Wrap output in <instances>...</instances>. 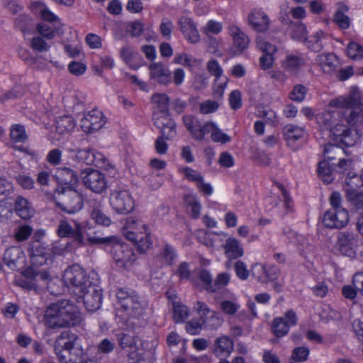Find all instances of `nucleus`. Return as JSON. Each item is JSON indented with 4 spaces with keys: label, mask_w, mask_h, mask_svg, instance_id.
Wrapping results in <instances>:
<instances>
[{
    "label": "nucleus",
    "mask_w": 363,
    "mask_h": 363,
    "mask_svg": "<svg viewBox=\"0 0 363 363\" xmlns=\"http://www.w3.org/2000/svg\"><path fill=\"white\" fill-rule=\"evenodd\" d=\"M234 341L228 335H221L214 340L211 347L216 358H228L234 350Z\"/></svg>",
    "instance_id": "393cba45"
},
{
    "label": "nucleus",
    "mask_w": 363,
    "mask_h": 363,
    "mask_svg": "<svg viewBox=\"0 0 363 363\" xmlns=\"http://www.w3.org/2000/svg\"><path fill=\"white\" fill-rule=\"evenodd\" d=\"M62 194L63 203H57V206L64 212L72 214L80 211L84 205L83 195L74 188L66 190Z\"/></svg>",
    "instance_id": "a211bd4d"
},
{
    "label": "nucleus",
    "mask_w": 363,
    "mask_h": 363,
    "mask_svg": "<svg viewBox=\"0 0 363 363\" xmlns=\"http://www.w3.org/2000/svg\"><path fill=\"white\" fill-rule=\"evenodd\" d=\"M120 57L125 65L133 70H137L144 64L142 55L139 52L134 51L129 45H125L121 48Z\"/></svg>",
    "instance_id": "c756f323"
},
{
    "label": "nucleus",
    "mask_w": 363,
    "mask_h": 363,
    "mask_svg": "<svg viewBox=\"0 0 363 363\" xmlns=\"http://www.w3.org/2000/svg\"><path fill=\"white\" fill-rule=\"evenodd\" d=\"M253 275L264 283L274 282L278 279V269L275 267H267L256 263L252 267Z\"/></svg>",
    "instance_id": "7c9ffc66"
},
{
    "label": "nucleus",
    "mask_w": 363,
    "mask_h": 363,
    "mask_svg": "<svg viewBox=\"0 0 363 363\" xmlns=\"http://www.w3.org/2000/svg\"><path fill=\"white\" fill-rule=\"evenodd\" d=\"M177 257L178 254L174 247L167 242L164 244L157 255V257L162 263L169 267L173 265Z\"/></svg>",
    "instance_id": "ea45409f"
},
{
    "label": "nucleus",
    "mask_w": 363,
    "mask_h": 363,
    "mask_svg": "<svg viewBox=\"0 0 363 363\" xmlns=\"http://www.w3.org/2000/svg\"><path fill=\"white\" fill-rule=\"evenodd\" d=\"M345 194L351 206L359 213V217H363V191L346 190Z\"/></svg>",
    "instance_id": "c03bdc74"
},
{
    "label": "nucleus",
    "mask_w": 363,
    "mask_h": 363,
    "mask_svg": "<svg viewBox=\"0 0 363 363\" xmlns=\"http://www.w3.org/2000/svg\"><path fill=\"white\" fill-rule=\"evenodd\" d=\"M50 250L40 244L33 245L30 250V261L33 264L42 266L48 263L50 259Z\"/></svg>",
    "instance_id": "e433bc0d"
},
{
    "label": "nucleus",
    "mask_w": 363,
    "mask_h": 363,
    "mask_svg": "<svg viewBox=\"0 0 363 363\" xmlns=\"http://www.w3.org/2000/svg\"><path fill=\"white\" fill-rule=\"evenodd\" d=\"M273 184L280 191L281 196L284 198V207L285 209L288 211L291 210L294 206V202L289 191L283 184L277 181H274Z\"/></svg>",
    "instance_id": "6e6d98bb"
},
{
    "label": "nucleus",
    "mask_w": 363,
    "mask_h": 363,
    "mask_svg": "<svg viewBox=\"0 0 363 363\" xmlns=\"http://www.w3.org/2000/svg\"><path fill=\"white\" fill-rule=\"evenodd\" d=\"M329 106L334 108L350 109L346 116V121L350 127L363 123V110L362 97L357 87H352L349 94L332 99Z\"/></svg>",
    "instance_id": "423d86ee"
},
{
    "label": "nucleus",
    "mask_w": 363,
    "mask_h": 363,
    "mask_svg": "<svg viewBox=\"0 0 363 363\" xmlns=\"http://www.w3.org/2000/svg\"><path fill=\"white\" fill-rule=\"evenodd\" d=\"M91 216L94 222L98 225L109 226L111 223L110 217L104 213L99 208H94L92 210Z\"/></svg>",
    "instance_id": "13d9d810"
},
{
    "label": "nucleus",
    "mask_w": 363,
    "mask_h": 363,
    "mask_svg": "<svg viewBox=\"0 0 363 363\" xmlns=\"http://www.w3.org/2000/svg\"><path fill=\"white\" fill-rule=\"evenodd\" d=\"M363 186V175L349 172L345 179V191L346 190L358 191V189Z\"/></svg>",
    "instance_id": "603ef678"
},
{
    "label": "nucleus",
    "mask_w": 363,
    "mask_h": 363,
    "mask_svg": "<svg viewBox=\"0 0 363 363\" xmlns=\"http://www.w3.org/2000/svg\"><path fill=\"white\" fill-rule=\"evenodd\" d=\"M182 120L185 128L194 140L200 142L204 140L206 135L208 134L211 121L203 123L198 117L191 114L184 115Z\"/></svg>",
    "instance_id": "f3484780"
},
{
    "label": "nucleus",
    "mask_w": 363,
    "mask_h": 363,
    "mask_svg": "<svg viewBox=\"0 0 363 363\" xmlns=\"http://www.w3.org/2000/svg\"><path fill=\"white\" fill-rule=\"evenodd\" d=\"M229 106L233 111H237L242 106V94L240 90H233L229 94Z\"/></svg>",
    "instance_id": "052dcab7"
},
{
    "label": "nucleus",
    "mask_w": 363,
    "mask_h": 363,
    "mask_svg": "<svg viewBox=\"0 0 363 363\" xmlns=\"http://www.w3.org/2000/svg\"><path fill=\"white\" fill-rule=\"evenodd\" d=\"M350 220L347 209H328L323 214V224L330 229H341L347 225Z\"/></svg>",
    "instance_id": "6ab92c4d"
},
{
    "label": "nucleus",
    "mask_w": 363,
    "mask_h": 363,
    "mask_svg": "<svg viewBox=\"0 0 363 363\" xmlns=\"http://www.w3.org/2000/svg\"><path fill=\"white\" fill-rule=\"evenodd\" d=\"M55 177L58 182V193H65L66 190L75 188L79 182L78 173L69 167L57 168Z\"/></svg>",
    "instance_id": "aec40b11"
},
{
    "label": "nucleus",
    "mask_w": 363,
    "mask_h": 363,
    "mask_svg": "<svg viewBox=\"0 0 363 363\" xmlns=\"http://www.w3.org/2000/svg\"><path fill=\"white\" fill-rule=\"evenodd\" d=\"M119 346L121 349L125 350L129 348L130 350H136L138 348V337L125 333H120L116 335Z\"/></svg>",
    "instance_id": "09e8293b"
},
{
    "label": "nucleus",
    "mask_w": 363,
    "mask_h": 363,
    "mask_svg": "<svg viewBox=\"0 0 363 363\" xmlns=\"http://www.w3.org/2000/svg\"><path fill=\"white\" fill-rule=\"evenodd\" d=\"M352 130L344 124H336L331 130L335 140L338 145L331 143H327L324 145L323 156L328 160L335 159L333 155L335 150H338L339 146L343 149L344 147H352L356 143V138L352 134Z\"/></svg>",
    "instance_id": "1a4fd4ad"
},
{
    "label": "nucleus",
    "mask_w": 363,
    "mask_h": 363,
    "mask_svg": "<svg viewBox=\"0 0 363 363\" xmlns=\"http://www.w3.org/2000/svg\"><path fill=\"white\" fill-rule=\"evenodd\" d=\"M317 65L322 72L326 74H333L337 72L340 60L334 52H325L318 55L315 58Z\"/></svg>",
    "instance_id": "cd10ccee"
},
{
    "label": "nucleus",
    "mask_w": 363,
    "mask_h": 363,
    "mask_svg": "<svg viewBox=\"0 0 363 363\" xmlns=\"http://www.w3.org/2000/svg\"><path fill=\"white\" fill-rule=\"evenodd\" d=\"M173 29L174 24L171 20L165 18L162 21L160 26V33L165 40H171Z\"/></svg>",
    "instance_id": "0e129e2a"
},
{
    "label": "nucleus",
    "mask_w": 363,
    "mask_h": 363,
    "mask_svg": "<svg viewBox=\"0 0 363 363\" xmlns=\"http://www.w3.org/2000/svg\"><path fill=\"white\" fill-rule=\"evenodd\" d=\"M79 337L70 330H65L57 337L55 352L60 363H79L83 350L79 346Z\"/></svg>",
    "instance_id": "20e7f679"
},
{
    "label": "nucleus",
    "mask_w": 363,
    "mask_h": 363,
    "mask_svg": "<svg viewBox=\"0 0 363 363\" xmlns=\"http://www.w3.org/2000/svg\"><path fill=\"white\" fill-rule=\"evenodd\" d=\"M223 248L225 257L229 260L238 259L244 255V249L240 241L234 237L227 238Z\"/></svg>",
    "instance_id": "2f4dec72"
},
{
    "label": "nucleus",
    "mask_w": 363,
    "mask_h": 363,
    "mask_svg": "<svg viewBox=\"0 0 363 363\" xmlns=\"http://www.w3.org/2000/svg\"><path fill=\"white\" fill-rule=\"evenodd\" d=\"M3 259L10 269L18 270L25 265L26 257L21 247L11 246L6 250Z\"/></svg>",
    "instance_id": "b1692460"
},
{
    "label": "nucleus",
    "mask_w": 363,
    "mask_h": 363,
    "mask_svg": "<svg viewBox=\"0 0 363 363\" xmlns=\"http://www.w3.org/2000/svg\"><path fill=\"white\" fill-rule=\"evenodd\" d=\"M95 242L105 245V250L109 252L119 268L128 269L133 266L137 259L132 247L122 241L118 236H108L95 238Z\"/></svg>",
    "instance_id": "7ed1b4c3"
},
{
    "label": "nucleus",
    "mask_w": 363,
    "mask_h": 363,
    "mask_svg": "<svg viewBox=\"0 0 363 363\" xmlns=\"http://www.w3.org/2000/svg\"><path fill=\"white\" fill-rule=\"evenodd\" d=\"M152 99L159 109L153 115L154 125L162 129L167 139L174 138L177 135L176 123L169 113V97L166 94H155Z\"/></svg>",
    "instance_id": "0eeeda50"
},
{
    "label": "nucleus",
    "mask_w": 363,
    "mask_h": 363,
    "mask_svg": "<svg viewBox=\"0 0 363 363\" xmlns=\"http://www.w3.org/2000/svg\"><path fill=\"white\" fill-rule=\"evenodd\" d=\"M209 133L211 134V138L212 141L214 143L226 144L231 141V137L228 134L225 133L218 126V125L212 121H211L208 129V134Z\"/></svg>",
    "instance_id": "79ce46f5"
},
{
    "label": "nucleus",
    "mask_w": 363,
    "mask_h": 363,
    "mask_svg": "<svg viewBox=\"0 0 363 363\" xmlns=\"http://www.w3.org/2000/svg\"><path fill=\"white\" fill-rule=\"evenodd\" d=\"M228 78L227 77H224L223 79H220L216 80L214 79V84L213 86V95L216 98H221L223 96L224 91L228 84Z\"/></svg>",
    "instance_id": "bf43d9fd"
},
{
    "label": "nucleus",
    "mask_w": 363,
    "mask_h": 363,
    "mask_svg": "<svg viewBox=\"0 0 363 363\" xmlns=\"http://www.w3.org/2000/svg\"><path fill=\"white\" fill-rule=\"evenodd\" d=\"M174 274L179 280H188L191 278L190 264L187 262H182L177 267Z\"/></svg>",
    "instance_id": "69168bd1"
},
{
    "label": "nucleus",
    "mask_w": 363,
    "mask_h": 363,
    "mask_svg": "<svg viewBox=\"0 0 363 363\" xmlns=\"http://www.w3.org/2000/svg\"><path fill=\"white\" fill-rule=\"evenodd\" d=\"M76 158L79 163L101 169H108L111 166L104 155L92 148L79 150L76 153Z\"/></svg>",
    "instance_id": "4468645a"
},
{
    "label": "nucleus",
    "mask_w": 363,
    "mask_h": 363,
    "mask_svg": "<svg viewBox=\"0 0 363 363\" xmlns=\"http://www.w3.org/2000/svg\"><path fill=\"white\" fill-rule=\"evenodd\" d=\"M257 45L262 51V55L259 57L260 67L263 70H267L272 68L274 63V54L277 51V48L274 45L270 43L257 40Z\"/></svg>",
    "instance_id": "bb28decb"
},
{
    "label": "nucleus",
    "mask_w": 363,
    "mask_h": 363,
    "mask_svg": "<svg viewBox=\"0 0 363 363\" xmlns=\"http://www.w3.org/2000/svg\"><path fill=\"white\" fill-rule=\"evenodd\" d=\"M55 127L57 131L63 134L72 131L75 127V122L71 115H63L56 118Z\"/></svg>",
    "instance_id": "49530a36"
},
{
    "label": "nucleus",
    "mask_w": 363,
    "mask_h": 363,
    "mask_svg": "<svg viewBox=\"0 0 363 363\" xmlns=\"http://www.w3.org/2000/svg\"><path fill=\"white\" fill-rule=\"evenodd\" d=\"M77 318L74 304L64 300L51 303L48 307L45 315V325L50 329L65 328L76 325Z\"/></svg>",
    "instance_id": "f03ea898"
},
{
    "label": "nucleus",
    "mask_w": 363,
    "mask_h": 363,
    "mask_svg": "<svg viewBox=\"0 0 363 363\" xmlns=\"http://www.w3.org/2000/svg\"><path fill=\"white\" fill-rule=\"evenodd\" d=\"M110 205L117 213L127 215L133 211L135 201L128 190L117 188L111 191Z\"/></svg>",
    "instance_id": "9b49d317"
},
{
    "label": "nucleus",
    "mask_w": 363,
    "mask_h": 363,
    "mask_svg": "<svg viewBox=\"0 0 363 363\" xmlns=\"http://www.w3.org/2000/svg\"><path fill=\"white\" fill-rule=\"evenodd\" d=\"M197 279L202 283V289L209 293H216L229 284L230 275L228 272H221L218 274L213 281L210 271L200 269L197 272Z\"/></svg>",
    "instance_id": "9d476101"
},
{
    "label": "nucleus",
    "mask_w": 363,
    "mask_h": 363,
    "mask_svg": "<svg viewBox=\"0 0 363 363\" xmlns=\"http://www.w3.org/2000/svg\"><path fill=\"white\" fill-rule=\"evenodd\" d=\"M62 280L69 291L75 296L99 284V277L96 272L91 270L87 273L78 264H73L64 271Z\"/></svg>",
    "instance_id": "f257e3e1"
},
{
    "label": "nucleus",
    "mask_w": 363,
    "mask_h": 363,
    "mask_svg": "<svg viewBox=\"0 0 363 363\" xmlns=\"http://www.w3.org/2000/svg\"><path fill=\"white\" fill-rule=\"evenodd\" d=\"M306 60L301 55H287L282 62L283 68L291 75H298L305 66Z\"/></svg>",
    "instance_id": "473e14b6"
},
{
    "label": "nucleus",
    "mask_w": 363,
    "mask_h": 363,
    "mask_svg": "<svg viewBox=\"0 0 363 363\" xmlns=\"http://www.w3.org/2000/svg\"><path fill=\"white\" fill-rule=\"evenodd\" d=\"M298 323V316L293 309L287 310L283 317L274 318L271 324V331L278 338L286 336L291 327Z\"/></svg>",
    "instance_id": "f8f14e48"
},
{
    "label": "nucleus",
    "mask_w": 363,
    "mask_h": 363,
    "mask_svg": "<svg viewBox=\"0 0 363 363\" xmlns=\"http://www.w3.org/2000/svg\"><path fill=\"white\" fill-rule=\"evenodd\" d=\"M179 172L184 174V178L189 182H196L198 183L203 182V177L202 175L191 167H183L179 169Z\"/></svg>",
    "instance_id": "338daca9"
},
{
    "label": "nucleus",
    "mask_w": 363,
    "mask_h": 363,
    "mask_svg": "<svg viewBox=\"0 0 363 363\" xmlns=\"http://www.w3.org/2000/svg\"><path fill=\"white\" fill-rule=\"evenodd\" d=\"M307 89L302 84H296L289 93V99L294 101L302 102L307 94Z\"/></svg>",
    "instance_id": "4d7b16f0"
},
{
    "label": "nucleus",
    "mask_w": 363,
    "mask_h": 363,
    "mask_svg": "<svg viewBox=\"0 0 363 363\" xmlns=\"http://www.w3.org/2000/svg\"><path fill=\"white\" fill-rule=\"evenodd\" d=\"M337 9L333 16V22L341 30L350 27V18L346 14L349 11L348 6L344 2L337 4Z\"/></svg>",
    "instance_id": "f704fd0d"
},
{
    "label": "nucleus",
    "mask_w": 363,
    "mask_h": 363,
    "mask_svg": "<svg viewBox=\"0 0 363 363\" xmlns=\"http://www.w3.org/2000/svg\"><path fill=\"white\" fill-rule=\"evenodd\" d=\"M359 240L357 235L345 232L338 236L337 245L340 252L350 258H355Z\"/></svg>",
    "instance_id": "412c9836"
},
{
    "label": "nucleus",
    "mask_w": 363,
    "mask_h": 363,
    "mask_svg": "<svg viewBox=\"0 0 363 363\" xmlns=\"http://www.w3.org/2000/svg\"><path fill=\"white\" fill-rule=\"evenodd\" d=\"M116 298L118 304L124 311H135L140 308V296L130 289L121 288L117 290Z\"/></svg>",
    "instance_id": "5701e85b"
},
{
    "label": "nucleus",
    "mask_w": 363,
    "mask_h": 363,
    "mask_svg": "<svg viewBox=\"0 0 363 363\" xmlns=\"http://www.w3.org/2000/svg\"><path fill=\"white\" fill-rule=\"evenodd\" d=\"M325 35V33L322 30H319L313 35H311L309 37L306 36L303 43L309 50L318 52L323 48L322 39Z\"/></svg>",
    "instance_id": "a18cd8bd"
},
{
    "label": "nucleus",
    "mask_w": 363,
    "mask_h": 363,
    "mask_svg": "<svg viewBox=\"0 0 363 363\" xmlns=\"http://www.w3.org/2000/svg\"><path fill=\"white\" fill-rule=\"evenodd\" d=\"M206 69L208 72L213 76L216 80L220 79L223 74V69L219 62L214 58H211L206 63Z\"/></svg>",
    "instance_id": "864d4df0"
},
{
    "label": "nucleus",
    "mask_w": 363,
    "mask_h": 363,
    "mask_svg": "<svg viewBox=\"0 0 363 363\" xmlns=\"http://www.w3.org/2000/svg\"><path fill=\"white\" fill-rule=\"evenodd\" d=\"M122 233L128 240L134 244L141 254L145 253L152 245L149 226L133 217L125 219Z\"/></svg>",
    "instance_id": "39448f33"
},
{
    "label": "nucleus",
    "mask_w": 363,
    "mask_h": 363,
    "mask_svg": "<svg viewBox=\"0 0 363 363\" xmlns=\"http://www.w3.org/2000/svg\"><path fill=\"white\" fill-rule=\"evenodd\" d=\"M36 30L39 34L48 40H52L55 38L56 34V29L52 28L51 26L44 24L43 23H38Z\"/></svg>",
    "instance_id": "774afa93"
},
{
    "label": "nucleus",
    "mask_w": 363,
    "mask_h": 363,
    "mask_svg": "<svg viewBox=\"0 0 363 363\" xmlns=\"http://www.w3.org/2000/svg\"><path fill=\"white\" fill-rule=\"evenodd\" d=\"M194 309L199 317L186 322L187 333L196 335L200 333L203 327L213 330L220 325V320L217 316L216 312L211 311L205 302L197 301L194 305Z\"/></svg>",
    "instance_id": "6e6552de"
},
{
    "label": "nucleus",
    "mask_w": 363,
    "mask_h": 363,
    "mask_svg": "<svg viewBox=\"0 0 363 363\" xmlns=\"http://www.w3.org/2000/svg\"><path fill=\"white\" fill-rule=\"evenodd\" d=\"M57 235L60 238H72L79 243L84 241L82 228L79 223H76L75 228H73L67 220H61L59 223Z\"/></svg>",
    "instance_id": "c85d7f7f"
},
{
    "label": "nucleus",
    "mask_w": 363,
    "mask_h": 363,
    "mask_svg": "<svg viewBox=\"0 0 363 363\" xmlns=\"http://www.w3.org/2000/svg\"><path fill=\"white\" fill-rule=\"evenodd\" d=\"M9 136L11 140L14 143H24L28 140L25 125L20 123L11 125Z\"/></svg>",
    "instance_id": "de8ad7c7"
},
{
    "label": "nucleus",
    "mask_w": 363,
    "mask_h": 363,
    "mask_svg": "<svg viewBox=\"0 0 363 363\" xmlns=\"http://www.w3.org/2000/svg\"><path fill=\"white\" fill-rule=\"evenodd\" d=\"M102 299V290L98 284L76 296V301L78 303H83L86 309L90 312H94L101 308Z\"/></svg>",
    "instance_id": "dca6fc26"
},
{
    "label": "nucleus",
    "mask_w": 363,
    "mask_h": 363,
    "mask_svg": "<svg viewBox=\"0 0 363 363\" xmlns=\"http://www.w3.org/2000/svg\"><path fill=\"white\" fill-rule=\"evenodd\" d=\"M248 23L257 33H265L269 30L270 21L262 9H253L248 15Z\"/></svg>",
    "instance_id": "a878e982"
},
{
    "label": "nucleus",
    "mask_w": 363,
    "mask_h": 363,
    "mask_svg": "<svg viewBox=\"0 0 363 363\" xmlns=\"http://www.w3.org/2000/svg\"><path fill=\"white\" fill-rule=\"evenodd\" d=\"M150 77L160 84H168L172 82L171 74L161 63L154 62L149 66Z\"/></svg>",
    "instance_id": "c9c22d12"
},
{
    "label": "nucleus",
    "mask_w": 363,
    "mask_h": 363,
    "mask_svg": "<svg viewBox=\"0 0 363 363\" xmlns=\"http://www.w3.org/2000/svg\"><path fill=\"white\" fill-rule=\"evenodd\" d=\"M172 318L175 323H184L189 317V308L179 301H173Z\"/></svg>",
    "instance_id": "37998d69"
},
{
    "label": "nucleus",
    "mask_w": 363,
    "mask_h": 363,
    "mask_svg": "<svg viewBox=\"0 0 363 363\" xmlns=\"http://www.w3.org/2000/svg\"><path fill=\"white\" fill-rule=\"evenodd\" d=\"M14 209L16 214L23 220H28L33 216V209L31 203L22 196L16 197Z\"/></svg>",
    "instance_id": "58836bf2"
},
{
    "label": "nucleus",
    "mask_w": 363,
    "mask_h": 363,
    "mask_svg": "<svg viewBox=\"0 0 363 363\" xmlns=\"http://www.w3.org/2000/svg\"><path fill=\"white\" fill-rule=\"evenodd\" d=\"M84 186L96 194H101L107 188V179L104 173L93 168H86L82 172Z\"/></svg>",
    "instance_id": "ddd939ff"
},
{
    "label": "nucleus",
    "mask_w": 363,
    "mask_h": 363,
    "mask_svg": "<svg viewBox=\"0 0 363 363\" xmlns=\"http://www.w3.org/2000/svg\"><path fill=\"white\" fill-rule=\"evenodd\" d=\"M187 214L193 220H197L201 216V204L200 201L190 195L184 197Z\"/></svg>",
    "instance_id": "a19ab883"
},
{
    "label": "nucleus",
    "mask_w": 363,
    "mask_h": 363,
    "mask_svg": "<svg viewBox=\"0 0 363 363\" xmlns=\"http://www.w3.org/2000/svg\"><path fill=\"white\" fill-rule=\"evenodd\" d=\"M177 25L184 38L190 44H196L201 40L196 23L194 20L186 16H181Z\"/></svg>",
    "instance_id": "4be33fe9"
},
{
    "label": "nucleus",
    "mask_w": 363,
    "mask_h": 363,
    "mask_svg": "<svg viewBox=\"0 0 363 363\" xmlns=\"http://www.w3.org/2000/svg\"><path fill=\"white\" fill-rule=\"evenodd\" d=\"M309 354L310 350L307 347H296L292 351L291 359L296 362H303L307 360Z\"/></svg>",
    "instance_id": "e2e57ef3"
},
{
    "label": "nucleus",
    "mask_w": 363,
    "mask_h": 363,
    "mask_svg": "<svg viewBox=\"0 0 363 363\" xmlns=\"http://www.w3.org/2000/svg\"><path fill=\"white\" fill-rule=\"evenodd\" d=\"M116 344L108 338L101 340L96 345L97 352L102 354H108L113 352Z\"/></svg>",
    "instance_id": "680f3d73"
},
{
    "label": "nucleus",
    "mask_w": 363,
    "mask_h": 363,
    "mask_svg": "<svg viewBox=\"0 0 363 363\" xmlns=\"http://www.w3.org/2000/svg\"><path fill=\"white\" fill-rule=\"evenodd\" d=\"M317 172L323 182L330 184L333 181V169L328 160H324L319 162Z\"/></svg>",
    "instance_id": "8fccbe9b"
},
{
    "label": "nucleus",
    "mask_w": 363,
    "mask_h": 363,
    "mask_svg": "<svg viewBox=\"0 0 363 363\" xmlns=\"http://www.w3.org/2000/svg\"><path fill=\"white\" fill-rule=\"evenodd\" d=\"M106 120L104 113L98 108L84 112L80 119L82 130L86 133H93L99 130L106 123Z\"/></svg>",
    "instance_id": "2eb2a0df"
},
{
    "label": "nucleus",
    "mask_w": 363,
    "mask_h": 363,
    "mask_svg": "<svg viewBox=\"0 0 363 363\" xmlns=\"http://www.w3.org/2000/svg\"><path fill=\"white\" fill-rule=\"evenodd\" d=\"M283 133L288 145L293 146L304 136L306 131L304 128L296 125L288 124L284 128Z\"/></svg>",
    "instance_id": "4c0bfd02"
},
{
    "label": "nucleus",
    "mask_w": 363,
    "mask_h": 363,
    "mask_svg": "<svg viewBox=\"0 0 363 363\" xmlns=\"http://www.w3.org/2000/svg\"><path fill=\"white\" fill-rule=\"evenodd\" d=\"M228 30L236 48L240 51H243L248 48L250 39L240 27L235 24H230L228 27Z\"/></svg>",
    "instance_id": "72a5a7b5"
},
{
    "label": "nucleus",
    "mask_w": 363,
    "mask_h": 363,
    "mask_svg": "<svg viewBox=\"0 0 363 363\" xmlns=\"http://www.w3.org/2000/svg\"><path fill=\"white\" fill-rule=\"evenodd\" d=\"M291 23V37L298 42H304L307 36V28L303 23Z\"/></svg>",
    "instance_id": "3c124183"
},
{
    "label": "nucleus",
    "mask_w": 363,
    "mask_h": 363,
    "mask_svg": "<svg viewBox=\"0 0 363 363\" xmlns=\"http://www.w3.org/2000/svg\"><path fill=\"white\" fill-rule=\"evenodd\" d=\"M347 55L352 60L363 58V46L357 42H350L347 47Z\"/></svg>",
    "instance_id": "5fc2aeb1"
}]
</instances>
